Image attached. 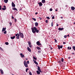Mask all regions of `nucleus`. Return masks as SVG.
I'll use <instances>...</instances> for the list:
<instances>
[{"label": "nucleus", "instance_id": "obj_61", "mask_svg": "<svg viewBox=\"0 0 75 75\" xmlns=\"http://www.w3.org/2000/svg\"><path fill=\"white\" fill-rule=\"evenodd\" d=\"M67 36H68V37H69V34H68Z\"/></svg>", "mask_w": 75, "mask_h": 75}, {"label": "nucleus", "instance_id": "obj_40", "mask_svg": "<svg viewBox=\"0 0 75 75\" xmlns=\"http://www.w3.org/2000/svg\"><path fill=\"white\" fill-rule=\"evenodd\" d=\"M51 26L52 27L53 26V22L51 23Z\"/></svg>", "mask_w": 75, "mask_h": 75}, {"label": "nucleus", "instance_id": "obj_53", "mask_svg": "<svg viewBox=\"0 0 75 75\" xmlns=\"http://www.w3.org/2000/svg\"><path fill=\"white\" fill-rule=\"evenodd\" d=\"M12 19H14V17L13 16H12Z\"/></svg>", "mask_w": 75, "mask_h": 75}, {"label": "nucleus", "instance_id": "obj_13", "mask_svg": "<svg viewBox=\"0 0 75 75\" xmlns=\"http://www.w3.org/2000/svg\"><path fill=\"white\" fill-rule=\"evenodd\" d=\"M71 8L72 10H75V7H73V6H71Z\"/></svg>", "mask_w": 75, "mask_h": 75}, {"label": "nucleus", "instance_id": "obj_58", "mask_svg": "<svg viewBox=\"0 0 75 75\" xmlns=\"http://www.w3.org/2000/svg\"><path fill=\"white\" fill-rule=\"evenodd\" d=\"M71 54H73V55H74V54H75V53H71Z\"/></svg>", "mask_w": 75, "mask_h": 75}, {"label": "nucleus", "instance_id": "obj_27", "mask_svg": "<svg viewBox=\"0 0 75 75\" xmlns=\"http://www.w3.org/2000/svg\"><path fill=\"white\" fill-rule=\"evenodd\" d=\"M32 19L34 21H36V19L35 18H32Z\"/></svg>", "mask_w": 75, "mask_h": 75}, {"label": "nucleus", "instance_id": "obj_22", "mask_svg": "<svg viewBox=\"0 0 75 75\" xmlns=\"http://www.w3.org/2000/svg\"><path fill=\"white\" fill-rule=\"evenodd\" d=\"M71 48H71V47H67V49L69 50H70L71 49Z\"/></svg>", "mask_w": 75, "mask_h": 75}, {"label": "nucleus", "instance_id": "obj_7", "mask_svg": "<svg viewBox=\"0 0 75 75\" xmlns=\"http://www.w3.org/2000/svg\"><path fill=\"white\" fill-rule=\"evenodd\" d=\"M6 30V28H3L2 30V33H3L4 32V31Z\"/></svg>", "mask_w": 75, "mask_h": 75}, {"label": "nucleus", "instance_id": "obj_9", "mask_svg": "<svg viewBox=\"0 0 75 75\" xmlns=\"http://www.w3.org/2000/svg\"><path fill=\"white\" fill-rule=\"evenodd\" d=\"M20 55L21 56V58H24V55L23 54V53H21Z\"/></svg>", "mask_w": 75, "mask_h": 75}, {"label": "nucleus", "instance_id": "obj_47", "mask_svg": "<svg viewBox=\"0 0 75 75\" xmlns=\"http://www.w3.org/2000/svg\"><path fill=\"white\" fill-rule=\"evenodd\" d=\"M52 19H54V18H55V17H54V16H53L52 17Z\"/></svg>", "mask_w": 75, "mask_h": 75}, {"label": "nucleus", "instance_id": "obj_41", "mask_svg": "<svg viewBox=\"0 0 75 75\" xmlns=\"http://www.w3.org/2000/svg\"><path fill=\"white\" fill-rule=\"evenodd\" d=\"M59 64H61V63H62V62H61V61L60 60L59 61Z\"/></svg>", "mask_w": 75, "mask_h": 75}, {"label": "nucleus", "instance_id": "obj_45", "mask_svg": "<svg viewBox=\"0 0 75 75\" xmlns=\"http://www.w3.org/2000/svg\"><path fill=\"white\" fill-rule=\"evenodd\" d=\"M9 24L10 25V26H11V24H12V23H11V22H10Z\"/></svg>", "mask_w": 75, "mask_h": 75}, {"label": "nucleus", "instance_id": "obj_48", "mask_svg": "<svg viewBox=\"0 0 75 75\" xmlns=\"http://www.w3.org/2000/svg\"><path fill=\"white\" fill-rule=\"evenodd\" d=\"M0 10H1V6H0Z\"/></svg>", "mask_w": 75, "mask_h": 75}, {"label": "nucleus", "instance_id": "obj_57", "mask_svg": "<svg viewBox=\"0 0 75 75\" xmlns=\"http://www.w3.org/2000/svg\"><path fill=\"white\" fill-rule=\"evenodd\" d=\"M37 14H38V13L37 12H36L35 13V14L36 15H37Z\"/></svg>", "mask_w": 75, "mask_h": 75}, {"label": "nucleus", "instance_id": "obj_23", "mask_svg": "<svg viewBox=\"0 0 75 75\" xmlns=\"http://www.w3.org/2000/svg\"><path fill=\"white\" fill-rule=\"evenodd\" d=\"M72 49L74 50V51H75V46H73Z\"/></svg>", "mask_w": 75, "mask_h": 75}, {"label": "nucleus", "instance_id": "obj_18", "mask_svg": "<svg viewBox=\"0 0 75 75\" xmlns=\"http://www.w3.org/2000/svg\"><path fill=\"white\" fill-rule=\"evenodd\" d=\"M8 1V0H4V2L5 3H7V2Z\"/></svg>", "mask_w": 75, "mask_h": 75}, {"label": "nucleus", "instance_id": "obj_33", "mask_svg": "<svg viewBox=\"0 0 75 75\" xmlns=\"http://www.w3.org/2000/svg\"><path fill=\"white\" fill-rule=\"evenodd\" d=\"M55 42H57V40L55 39H54Z\"/></svg>", "mask_w": 75, "mask_h": 75}, {"label": "nucleus", "instance_id": "obj_4", "mask_svg": "<svg viewBox=\"0 0 75 75\" xmlns=\"http://www.w3.org/2000/svg\"><path fill=\"white\" fill-rule=\"evenodd\" d=\"M36 44L38 45L39 46L40 45H41V43L39 41H38L36 42Z\"/></svg>", "mask_w": 75, "mask_h": 75}, {"label": "nucleus", "instance_id": "obj_51", "mask_svg": "<svg viewBox=\"0 0 75 75\" xmlns=\"http://www.w3.org/2000/svg\"><path fill=\"white\" fill-rule=\"evenodd\" d=\"M63 46H60V48H62Z\"/></svg>", "mask_w": 75, "mask_h": 75}, {"label": "nucleus", "instance_id": "obj_60", "mask_svg": "<svg viewBox=\"0 0 75 75\" xmlns=\"http://www.w3.org/2000/svg\"><path fill=\"white\" fill-rule=\"evenodd\" d=\"M61 18H62H62H63V17H61Z\"/></svg>", "mask_w": 75, "mask_h": 75}, {"label": "nucleus", "instance_id": "obj_5", "mask_svg": "<svg viewBox=\"0 0 75 75\" xmlns=\"http://www.w3.org/2000/svg\"><path fill=\"white\" fill-rule=\"evenodd\" d=\"M38 4L39 5V6H42V2H40V3H38Z\"/></svg>", "mask_w": 75, "mask_h": 75}, {"label": "nucleus", "instance_id": "obj_38", "mask_svg": "<svg viewBox=\"0 0 75 75\" xmlns=\"http://www.w3.org/2000/svg\"><path fill=\"white\" fill-rule=\"evenodd\" d=\"M67 35H65L64 36V37L65 38H67Z\"/></svg>", "mask_w": 75, "mask_h": 75}, {"label": "nucleus", "instance_id": "obj_29", "mask_svg": "<svg viewBox=\"0 0 75 75\" xmlns=\"http://www.w3.org/2000/svg\"><path fill=\"white\" fill-rule=\"evenodd\" d=\"M57 47H58V48L59 50H60V46H59V45H58L57 46Z\"/></svg>", "mask_w": 75, "mask_h": 75}, {"label": "nucleus", "instance_id": "obj_25", "mask_svg": "<svg viewBox=\"0 0 75 75\" xmlns=\"http://www.w3.org/2000/svg\"><path fill=\"white\" fill-rule=\"evenodd\" d=\"M24 65L25 66V67H26V68H27V67H28V65L27 64H25Z\"/></svg>", "mask_w": 75, "mask_h": 75}, {"label": "nucleus", "instance_id": "obj_15", "mask_svg": "<svg viewBox=\"0 0 75 75\" xmlns=\"http://www.w3.org/2000/svg\"><path fill=\"white\" fill-rule=\"evenodd\" d=\"M33 61L35 64H36V65H38V63L36 62V60H33Z\"/></svg>", "mask_w": 75, "mask_h": 75}, {"label": "nucleus", "instance_id": "obj_43", "mask_svg": "<svg viewBox=\"0 0 75 75\" xmlns=\"http://www.w3.org/2000/svg\"><path fill=\"white\" fill-rule=\"evenodd\" d=\"M0 50H1V51H3V50L1 47H0Z\"/></svg>", "mask_w": 75, "mask_h": 75}, {"label": "nucleus", "instance_id": "obj_55", "mask_svg": "<svg viewBox=\"0 0 75 75\" xmlns=\"http://www.w3.org/2000/svg\"><path fill=\"white\" fill-rule=\"evenodd\" d=\"M4 8H6V6H4Z\"/></svg>", "mask_w": 75, "mask_h": 75}, {"label": "nucleus", "instance_id": "obj_14", "mask_svg": "<svg viewBox=\"0 0 75 75\" xmlns=\"http://www.w3.org/2000/svg\"><path fill=\"white\" fill-rule=\"evenodd\" d=\"M35 26H36V27H37V26L38 25V23L37 22L35 23Z\"/></svg>", "mask_w": 75, "mask_h": 75}, {"label": "nucleus", "instance_id": "obj_54", "mask_svg": "<svg viewBox=\"0 0 75 75\" xmlns=\"http://www.w3.org/2000/svg\"><path fill=\"white\" fill-rule=\"evenodd\" d=\"M49 47L50 48H51V45H49Z\"/></svg>", "mask_w": 75, "mask_h": 75}, {"label": "nucleus", "instance_id": "obj_56", "mask_svg": "<svg viewBox=\"0 0 75 75\" xmlns=\"http://www.w3.org/2000/svg\"><path fill=\"white\" fill-rule=\"evenodd\" d=\"M39 71L40 72H42V71H41V70H39Z\"/></svg>", "mask_w": 75, "mask_h": 75}, {"label": "nucleus", "instance_id": "obj_64", "mask_svg": "<svg viewBox=\"0 0 75 75\" xmlns=\"http://www.w3.org/2000/svg\"><path fill=\"white\" fill-rule=\"evenodd\" d=\"M67 6H68V5H66V7H67Z\"/></svg>", "mask_w": 75, "mask_h": 75}, {"label": "nucleus", "instance_id": "obj_44", "mask_svg": "<svg viewBox=\"0 0 75 75\" xmlns=\"http://www.w3.org/2000/svg\"><path fill=\"white\" fill-rule=\"evenodd\" d=\"M46 18H47V19H50V17H46Z\"/></svg>", "mask_w": 75, "mask_h": 75}, {"label": "nucleus", "instance_id": "obj_28", "mask_svg": "<svg viewBox=\"0 0 75 75\" xmlns=\"http://www.w3.org/2000/svg\"><path fill=\"white\" fill-rule=\"evenodd\" d=\"M5 44L6 45H8V42H5Z\"/></svg>", "mask_w": 75, "mask_h": 75}, {"label": "nucleus", "instance_id": "obj_49", "mask_svg": "<svg viewBox=\"0 0 75 75\" xmlns=\"http://www.w3.org/2000/svg\"><path fill=\"white\" fill-rule=\"evenodd\" d=\"M38 18L40 19V20H42V18H41L40 17H39Z\"/></svg>", "mask_w": 75, "mask_h": 75}, {"label": "nucleus", "instance_id": "obj_26", "mask_svg": "<svg viewBox=\"0 0 75 75\" xmlns=\"http://www.w3.org/2000/svg\"><path fill=\"white\" fill-rule=\"evenodd\" d=\"M2 9L3 10H6V8H2Z\"/></svg>", "mask_w": 75, "mask_h": 75}, {"label": "nucleus", "instance_id": "obj_62", "mask_svg": "<svg viewBox=\"0 0 75 75\" xmlns=\"http://www.w3.org/2000/svg\"><path fill=\"white\" fill-rule=\"evenodd\" d=\"M59 25V24H57V26H58Z\"/></svg>", "mask_w": 75, "mask_h": 75}, {"label": "nucleus", "instance_id": "obj_1", "mask_svg": "<svg viewBox=\"0 0 75 75\" xmlns=\"http://www.w3.org/2000/svg\"><path fill=\"white\" fill-rule=\"evenodd\" d=\"M19 34L17 33L15 34L16 37H17L16 38L18 40L20 38H19V36L21 38H24V35L23 33H21V32L19 31Z\"/></svg>", "mask_w": 75, "mask_h": 75}, {"label": "nucleus", "instance_id": "obj_8", "mask_svg": "<svg viewBox=\"0 0 75 75\" xmlns=\"http://www.w3.org/2000/svg\"><path fill=\"white\" fill-rule=\"evenodd\" d=\"M59 30H60V31H62L63 30H64V28H58Z\"/></svg>", "mask_w": 75, "mask_h": 75}, {"label": "nucleus", "instance_id": "obj_39", "mask_svg": "<svg viewBox=\"0 0 75 75\" xmlns=\"http://www.w3.org/2000/svg\"><path fill=\"white\" fill-rule=\"evenodd\" d=\"M38 53H39V54H40V53H41V51L40 50L38 51Z\"/></svg>", "mask_w": 75, "mask_h": 75}, {"label": "nucleus", "instance_id": "obj_2", "mask_svg": "<svg viewBox=\"0 0 75 75\" xmlns=\"http://www.w3.org/2000/svg\"><path fill=\"white\" fill-rule=\"evenodd\" d=\"M31 29L32 30V32L34 34L37 33H39V31L37 30V28L35 27H33V28H31Z\"/></svg>", "mask_w": 75, "mask_h": 75}, {"label": "nucleus", "instance_id": "obj_59", "mask_svg": "<svg viewBox=\"0 0 75 75\" xmlns=\"http://www.w3.org/2000/svg\"><path fill=\"white\" fill-rule=\"evenodd\" d=\"M53 48H51L50 49L51 50H52V49H53Z\"/></svg>", "mask_w": 75, "mask_h": 75}, {"label": "nucleus", "instance_id": "obj_42", "mask_svg": "<svg viewBox=\"0 0 75 75\" xmlns=\"http://www.w3.org/2000/svg\"><path fill=\"white\" fill-rule=\"evenodd\" d=\"M27 64H30L29 61H27Z\"/></svg>", "mask_w": 75, "mask_h": 75}, {"label": "nucleus", "instance_id": "obj_63", "mask_svg": "<svg viewBox=\"0 0 75 75\" xmlns=\"http://www.w3.org/2000/svg\"><path fill=\"white\" fill-rule=\"evenodd\" d=\"M70 58H71L70 57H68V59H70Z\"/></svg>", "mask_w": 75, "mask_h": 75}, {"label": "nucleus", "instance_id": "obj_11", "mask_svg": "<svg viewBox=\"0 0 75 75\" xmlns=\"http://www.w3.org/2000/svg\"><path fill=\"white\" fill-rule=\"evenodd\" d=\"M0 71H1V74H4V72L3 71V70H2V69H0Z\"/></svg>", "mask_w": 75, "mask_h": 75}, {"label": "nucleus", "instance_id": "obj_24", "mask_svg": "<svg viewBox=\"0 0 75 75\" xmlns=\"http://www.w3.org/2000/svg\"><path fill=\"white\" fill-rule=\"evenodd\" d=\"M36 48L37 50H40V48L38 47H37Z\"/></svg>", "mask_w": 75, "mask_h": 75}, {"label": "nucleus", "instance_id": "obj_21", "mask_svg": "<svg viewBox=\"0 0 75 75\" xmlns=\"http://www.w3.org/2000/svg\"><path fill=\"white\" fill-rule=\"evenodd\" d=\"M24 65H25L26 64H27V62H26V61H25V60H24Z\"/></svg>", "mask_w": 75, "mask_h": 75}, {"label": "nucleus", "instance_id": "obj_20", "mask_svg": "<svg viewBox=\"0 0 75 75\" xmlns=\"http://www.w3.org/2000/svg\"><path fill=\"white\" fill-rule=\"evenodd\" d=\"M36 72L37 73V74L38 75H40V72L38 71H36Z\"/></svg>", "mask_w": 75, "mask_h": 75}, {"label": "nucleus", "instance_id": "obj_34", "mask_svg": "<svg viewBox=\"0 0 75 75\" xmlns=\"http://www.w3.org/2000/svg\"><path fill=\"white\" fill-rule=\"evenodd\" d=\"M4 33V34H6V33H7V31H6V30L5 31Z\"/></svg>", "mask_w": 75, "mask_h": 75}, {"label": "nucleus", "instance_id": "obj_17", "mask_svg": "<svg viewBox=\"0 0 75 75\" xmlns=\"http://www.w3.org/2000/svg\"><path fill=\"white\" fill-rule=\"evenodd\" d=\"M38 70L39 71H40V70H41V69H40V67L39 66L38 67Z\"/></svg>", "mask_w": 75, "mask_h": 75}, {"label": "nucleus", "instance_id": "obj_12", "mask_svg": "<svg viewBox=\"0 0 75 75\" xmlns=\"http://www.w3.org/2000/svg\"><path fill=\"white\" fill-rule=\"evenodd\" d=\"M12 9L13 10H16V11H18V10H17V9L15 7L13 8Z\"/></svg>", "mask_w": 75, "mask_h": 75}, {"label": "nucleus", "instance_id": "obj_10", "mask_svg": "<svg viewBox=\"0 0 75 75\" xmlns=\"http://www.w3.org/2000/svg\"><path fill=\"white\" fill-rule=\"evenodd\" d=\"M27 49H28V51H29V52H31V50L30 48H29V47H28Z\"/></svg>", "mask_w": 75, "mask_h": 75}, {"label": "nucleus", "instance_id": "obj_16", "mask_svg": "<svg viewBox=\"0 0 75 75\" xmlns=\"http://www.w3.org/2000/svg\"><path fill=\"white\" fill-rule=\"evenodd\" d=\"M42 3L44 4V3H45V0H42Z\"/></svg>", "mask_w": 75, "mask_h": 75}, {"label": "nucleus", "instance_id": "obj_50", "mask_svg": "<svg viewBox=\"0 0 75 75\" xmlns=\"http://www.w3.org/2000/svg\"><path fill=\"white\" fill-rule=\"evenodd\" d=\"M55 11H58V9L56 8L55 9Z\"/></svg>", "mask_w": 75, "mask_h": 75}, {"label": "nucleus", "instance_id": "obj_19", "mask_svg": "<svg viewBox=\"0 0 75 75\" xmlns=\"http://www.w3.org/2000/svg\"><path fill=\"white\" fill-rule=\"evenodd\" d=\"M15 36H13V37H11V38L12 39V40H13V39H14L15 38Z\"/></svg>", "mask_w": 75, "mask_h": 75}, {"label": "nucleus", "instance_id": "obj_32", "mask_svg": "<svg viewBox=\"0 0 75 75\" xmlns=\"http://www.w3.org/2000/svg\"><path fill=\"white\" fill-rule=\"evenodd\" d=\"M28 68H26V72H27V71H28Z\"/></svg>", "mask_w": 75, "mask_h": 75}, {"label": "nucleus", "instance_id": "obj_6", "mask_svg": "<svg viewBox=\"0 0 75 75\" xmlns=\"http://www.w3.org/2000/svg\"><path fill=\"white\" fill-rule=\"evenodd\" d=\"M12 7H16V5H15L14 3L13 2H12Z\"/></svg>", "mask_w": 75, "mask_h": 75}, {"label": "nucleus", "instance_id": "obj_36", "mask_svg": "<svg viewBox=\"0 0 75 75\" xmlns=\"http://www.w3.org/2000/svg\"><path fill=\"white\" fill-rule=\"evenodd\" d=\"M29 74L30 75H32V73H31V72H29Z\"/></svg>", "mask_w": 75, "mask_h": 75}, {"label": "nucleus", "instance_id": "obj_3", "mask_svg": "<svg viewBox=\"0 0 75 75\" xmlns=\"http://www.w3.org/2000/svg\"><path fill=\"white\" fill-rule=\"evenodd\" d=\"M28 43L29 47L30 48H31L32 47V46L31 45V42L28 41Z\"/></svg>", "mask_w": 75, "mask_h": 75}, {"label": "nucleus", "instance_id": "obj_46", "mask_svg": "<svg viewBox=\"0 0 75 75\" xmlns=\"http://www.w3.org/2000/svg\"><path fill=\"white\" fill-rule=\"evenodd\" d=\"M45 23H48V20H46L45 21Z\"/></svg>", "mask_w": 75, "mask_h": 75}, {"label": "nucleus", "instance_id": "obj_35", "mask_svg": "<svg viewBox=\"0 0 75 75\" xmlns=\"http://www.w3.org/2000/svg\"><path fill=\"white\" fill-rule=\"evenodd\" d=\"M50 11H52V8H51L50 9Z\"/></svg>", "mask_w": 75, "mask_h": 75}, {"label": "nucleus", "instance_id": "obj_30", "mask_svg": "<svg viewBox=\"0 0 75 75\" xmlns=\"http://www.w3.org/2000/svg\"><path fill=\"white\" fill-rule=\"evenodd\" d=\"M33 59H35V60H37V58L35 57H33Z\"/></svg>", "mask_w": 75, "mask_h": 75}, {"label": "nucleus", "instance_id": "obj_37", "mask_svg": "<svg viewBox=\"0 0 75 75\" xmlns=\"http://www.w3.org/2000/svg\"><path fill=\"white\" fill-rule=\"evenodd\" d=\"M14 20H15V22H17V19H16V18H15Z\"/></svg>", "mask_w": 75, "mask_h": 75}, {"label": "nucleus", "instance_id": "obj_52", "mask_svg": "<svg viewBox=\"0 0 75 75\" xmlns=\"http://www.w3.org/2000/svg\"><path fill=\"white\" fill-rule=\"evenodd\" d=\"M63 44H66V42H63Z\"/></svg>", "mask_w": 75, "mask_h": 75}, {"label": "nucleus", "instance_id": "obj_31", "mask_svg": "<svg viewBox=\"0 0 75 75\" xmlns=\"http://www.w3.org/2000/svg\"><path fill=\"white\" fill-rule=\"evenodd\" d=\"M61 61L62 62H64V59H63V58H62L61 59Z\"/></svg>", "mask_w": 75, "mask_h": 75}]
</instances>
